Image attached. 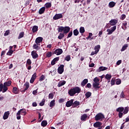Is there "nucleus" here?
Masks as SVG:
<instances>
[{
	"label": "nucleus",
	"instance_id": "obj_22",
	"mask_svg": "<svg viewBox=\"0 0 129 129\" xmlns=\"http://www.w3.org/2000/svg\"><path fill=\"white\" fill-rule=\"evenodd\" d=\"M94 50L96 51V53H98L99 52V50H100V45H97L95 46Z\"/></svg>",
	"mask_w": 129,
	"mask_h": 129
},
{
	"label": "nucleus",
	"instance_id": "obj_27",
	"mask_svg": "<svg viewBox=\"0 0 129 129\" xmlns=\"http://www.w3.org/2000/svg\"><path fill=\"white\" fill-rule=\"evenodd\" d=\"M124 109L123 107H119L116 109V111L117 112H122Z\"/></svg>",
	"mask_w": 129,
	"mask_h": 129
},
{
	"label": "nucleus",
	"instance_id": "obj_16",
	"mask_svg": "<svg viewBox=\"0 0 129 129\" xmlns=\"http://www.w3.org/2000/svg\"><path fill=\"white\" fill-rule=\"evenodd\" d=\"M9 115H10V111L5 112L3 116L4 119H8Z\"/></svg>",
	"mask_w": 129,
	"mask_h": 129
},
{
	"label": "nucleus",
	"instance_id": "obj_63",
	"mask_svg": "<svg viewBox=\"0 0 129 129\" xmlns=\"http://www.w3.org/2000/svg\"><path fill=\"white\" fill-rule=\"evenodd\" d=\"M87 87V88H91V84L88 83L86 86V88Z\"/></svg>",
	"mask_w": 129,
	"mask_h": 129
},
{
	"label": "nucleus",
	"instance_id": "obj_34",
	"mask_svg": "<svg viewBox=\"0 0 129 129\" xmlns=\"http://www.w3.org/2000/svg\"><path fill=\"white\" fill-rule=\"evenodd\" d=\"M53 106H55V100H53L50 102L49 107H53Z\"/></svg>",
	"mask_w": 129,
	"mask_h": 129
},
{
	"label": "nucleus",
	"instance_id": "obj_45",
	"mask_svg": "<svg viewBox=\"0 0 129 129\" xmlns=\"http://www.w3.org/2000/svg\"><path fill=\"white\" fill-rule=\"evenodd\" d=\"M24 32H22L19 34V35L18 37V39H21V38H23V37H24Z\"/></svg>",
	"mask_w": 129,
	"mask_h": 129
},
{
	"label": "nucleus",
	"instance_id": "obj_23",
	"mask_svg": "<svg viewBox=\"0 0 129 129\" xmlns=\"http://www.w3.org/2000/svg\"><path fill=\"white\" fill-rule=\"evenodd\" d=\"M115 5H116V3H115L114 2H111L109 3L108 4V7L109 8H113L115 7Z\"/></svg>",
	"mask_w": 129,
	"mask_h": 129
},
{
	"label": "nucleus",
	"instance_id": "obj_5",
	"mask_svg": "<svg viewBox=\"0 0 129 129\" xmlns=\"http://www.w3.org/2000/svg\"><path fill=\"white\" fill-rule=\"evenodd\" d=\"M57 72L59 74H62L64 72V65L61 64L57 69Z\"/></svg>",
	"mask_w": 129,
	"mask_h": 129
},
{
	"label": "nucleus",
	"instance_id": "obj_7",
	"mask_svg": "<svg viewBox=\"0 0 129 129\" xmlns=\"http://www.w3.org/2000/svg\"><path fill=\"white\" fill-rule=\"evenodd\" d=\"M63 53V50L61 48H58L56 49L54 51V54H55V55H57V56H59V55H61Z\"/></svg>",
	"mask_w": 129,
	"mask_h": 129
},
{
	"label": "nucleus",
	"instance_id": "obj_31",
	"mask_svg": "<svg viewBox=\"0 0 129 129\" xmlns=\"http://www.w3.org/2000/svg\"><path fill=\"white\" fill-rule=\"evenodd\" d=\"M12 84V81H9L7 82H5L4 83V85L5 86H11V85Z\"/></svg>",
	"mask_w": 129,
	"mask_h": 129
},
{
	"label": "nucleus",
	"instance_id": "obj_50",
	"mask_svg": "<svg viewBox=\"0 0 129 129\" xmlns=\"http://www.w3.org/2000/svg\"><path fill=\"white\" fill-rule=\"evenodd\" d=\"M17 119H21V113H20V111H18L17 113Z\"/></svg>",
	"mask_w": 129,
	"mask_h": 129
},
{
	"label": "nucleus",
	"instance_id": "obj_9",
	"mask_svg": "<svg viewBox=\"0 0 129 129\" xmlns=\"http://www.w3.org/2000/svg\"><path fill=\"white\" fill-rule=\"evenodd\" d=\"M31 56L33 59H37L38 57H39V55L37 53V51L36 50H33L31 52Z\"/></svg>",
	"mask_w": 129,
	"mask_h": 129
},
{
	"label": "nucleus",
	"instance_id": "obj_59",
	"mask_svg": "<svg viewBox=\"0 0 129 129\" xmlns=\"http://www.w3.org/2000/svg\"><path fill=\"white\" fill-rule=\"evenodd\" d=\"M10 35V30H7L5 33H4V36L6 37Z\"/></svg>",
	"mask_w": 129,
	"mask_h": 129
},
{
	"label": "nucleus",
	"instance_id": "obj_32",
	"mask_svg": "<svg viewBox=\"0 0 129 129\" xmlns=\"http://www.w3.org/2000/svg\"><path fill=\"white\" fill-rule=\"evenodd\" d=\"M64 33H60L59 36H58V39H59V40H61V39L64 38Z\"/></svg>",
	"mask_w": 129,
	"mask_h": 129
},
{
	"label": "nucleus",
	"instance_id": "obj_64",
	"mask_svg": "<svg viewBox=\"0 0 129 129\" xmlns=\"http://www.w3.org/2000/svg\"><path fill=\"white\" fill-rule=\"evenodd\" d=\"M121 64V60H119L116 62V65H120Z\"/></svg>",
	"mask_w": 129,
	"mask_h": 129
},
{
	"label": "nucleus",
	"instance_id": "obj_18",
	"mask_svg": "<svg viewBox=\"0 0 129 129\" xmlns=\"http://www.w3.org/2000/svg\"><path fill=\"white\" fill-rule=\"evenodd\" d=\"M108 68L105 67H100L98 70V72H101V71H105L107 70Z\"/></svg>",
	"mask_w": 129,
	"mask_h": 129
},
{
	"label": "nucleus",
	"instance_id": "obj_43",
	"mask_svg": "<svg viewBox=\"0 0 129 129\" xmlns=\"http://www.w3.org/2000/svg\"><path fill=\"white\" fill-rule=\"evenodd\" d=\"M79 34V31H78V30L75 29L74 30V36H78Z\"/></svg>",
	"mask_w": 129,
	"mask_h": 129
},
{
	"label": "nucleus",
	"instance_id": "obj_28",
	"mask_svg": "<svg viewBox=\"0 0 129 129\" xmlns=\"http://www.w3.org/2000/svg\"><path fill=\"white\" fill-rule=\"evenodd\" d=\"M93 87L94 88H100L99 86V83H94L93 84Z\"/></svg>",
	"mask_w": 129,
	"mask_h": 129
},
{
	"label": "nucleus",
	"instance_id": "obj_2",
	"mask_svg": "<svg viewBox=\"0 0 129 129\" xmlns=\"http://www.w3.org/2000/svg\"><path fill=\"white\" fill-rule=\"evenodd\" d=\"M81 92V88L79 87H74V88L70 89L68 91V93L70 96H74L75 94L78 95L79 93Z\"/></svg>",
	"mask_w": 129,
	"mask_h": 129
},
{
	"label": "nucleus",
	"instance_id": "obj_60",
	"mask_svg": "<svg viewBox=\"0 0 129 129\" xmlns=\"http://www.w3.org/2000/svg\"><path fill=\"white\" fill-rule=\"evenodd\" d=\"M120 83H121V80H120V79L117 80V81H116V85H119Z\"/></svg>",
	"mask_w": 129,
	"mask_h": 129
},
{
	"label": "nucleus",
	"instance_id": "obj_54",
	"mask_svg": "<svg viewBox=\"0 0 129 129\" xmlns=\"http://www.w3.org/2000/svg\"><path fill=\"white\" fill-rule=\"evenodd\" d=\"M52 56V52H48L46 53V57H47V58H50V57Z\"/></svg>",
	"mask_w": 129,
	"mask_h": 129
},
{
	"label": "nucleus",
	"instance_id": "obj_20",
	"mask_svg": "<svg viewBox=\"0 0 129 129\" xmlns=\"http://www.w3.org/2000/svg\"><path fill=\"white\" fill-rule=\"evenodd\" d=\"M30 87V84L28 82H26L24 85V91L28 90Z\"/></svg>",
	"mask_w": 129,
	"mask_h": 129
},
{
	"label": "nucleus",
	"instance_id": "obj_1",
	"mask_svg": "<svg viewBox=\"0 0 129 129\" xmlns=\"http://www.w3.org/2000/svg\"><path fill=\"white\" fill-rule=\"evenodd\" d=\"M110 25L112 26L110 28V29H108L106 30V32H107V35H111L115 30H116V24L118 23V19H111L109 22Z\"/></svg>",
	"mask_w": 129,
	"mask_h": 129
},
{
	"label": "nucleus",
	"instance_id": "obj_62",
	"mask_svg": "<svg viewBox=\"0 0 129 129\" xmlns=\"http://www.w3.org/2000/svg\"><path fill=\"white\" fill-rule=\"evenodd\" d=\"M64 100H64V99H63V98H60V99H59L58 102H59V103H62L64 102Z\"/></svg>",
	"mask_w": 129,
	"mask_h": 129
},
{
	"label": "nucleus",
	"instance_id": "obj_44",
	"mask_svg": "<svg viewBox=\"0 0 129 129\" xmlns=\"http://www.w3.org/2000/svg\"><path fill=\"white\" fill-rule=\"evenodd\" d=\"M45 76H44V75H42L39 78V81L40 82H41V81H43V80H45Z\"/></svg>",
	"mask_w": 129,
	"mask_h": 129
},
{
	"label": "nucleus",
	"instance_id": "obj_4",
	"mask_svg": "<svg viewBox=\"0 0 129 129\" xmlns=\"http://www.w3.org/2000/svg\"><path fill=\"white\" fill-rule=\"evenodd\" d=\"M95 120H102L104 118V115L101 113H98L95 117Z\"/></svg>",
	"mask_w": 129,
	"mask_h": 129
},
{
	"label": "nucleus",
	"instance_id": "obj_42",
	"mask_svg": "<svg viewBox=\"0 0 129 129\" xmlns=\"http://www.w3.org/2000/svg\"><path fill=\"white\" fill-rule=\"evenodd\" d=\"M80 105V102L78 101H76L74 102L73 105H74V106L76 107V106H78V105Z\"/></svg>",
	"mask_w": 129,
	"mask_h": 129
},
{
	"label": "nucleus",
	"instance_id": "obj_15",
	"mask_svg": "<svg viewBox=\"0 0 129 129\" xmlns=\"http://www.w3.org/2000/svg\"><path fill=\"white\" fill-rule=\"evenodd\" d=\"M127 26V22L126 21H123L122 24L121 28L123 30H125L126 29V26Z\"/></svg>",
	"mask_w": 129,
	"mask_h": 129
},
{
	"label": "nucleus",
	"instance_id": "obj_58",
	"mask_svg": "<svg viewBox=\"0 0 129 129\" xmlns=\"http://www.w3.org/2000/svg\"><path fill=\"white\" fill-rule=\"evenodd\" d=\"M72 35H73V32L72 31H71L68 35L67 39H68V38H71V37H72Z\"/></svg>",
	"mask_w": 129,
	"mask_h": 129
},
{
	"label": "nucleus",
	"instance_id": "obj_13",
	"mask_svg": "<svg viewBox=\"0 0 129 129\" xmlns=\"http://www.w3.org/2000/svg\"><path fill=\"white\" fill-rule=\"evenodd\" d=\"M86 119H87V114L85 113L81 116L82 121H86Z\"/></svg>",
	"mask_w": 129,
	"mask_h": 129
},
{
	"label": "nucleus",
	"instance_id": "obj_6",
	"mask_svg": "<svg viewBox=\"0 0 129 129\" xmlns=\"http://www.w3.org/2000/svg\"><path fill=\"white\" fill-rule=\"evenodd\" d=\"M62 18H63V15H62V14H56L55 15L54 17H53V19L56 21L59 20V19H62Z\"/></svg>",
	"mask_w": 129,
	"mask_h": 129
},
{
	"label": "nucleus",
	"instance_id": "obj_40",
	"mask_svg": "<svg viewBox=\"0 0 129 129\" xmlns=\"http://www.w3.org/2000/svg\"><path fill=\"white\" fill-rule=\"evenodd\" d=\"M92 36H93L92 33H89L88 37L86 38L87 40H89V39H90V40H93V37L91 38V37H92Z\"/></svg>",
	"mask_w": 129,
	"mask_h": 129
},
{
	"label": "nucleus",
	"instance_id": "obj_52",
	"mask_svg": "<svg viewBox=\"0 0 129 129\" xmlns=\"http://www.w3.org/2000/svg\"><path fill=\"white\" fill-rule=\"evenodd\" d=\"M31 64H32V61L31 60V59H27L26 62V66H28V65H31Z\"/></svg>",
	"mask_w": 129,
	"mask_h": 129
},
{
	"label": "nucleus",
	"instance_id": "obj_61",
	"mask_svg": "<svg viewBox=\"0 0 129 129\" xmlns=\"http://www.w3.org/2000/svg\"><path fill=\"white\" fill-rule=\"evenodd\" d=\"M123 115V113H122V112H119L118 117H119V118H121Z\"/></svg>",
	"mask_w": 129,
	"mask_h": 129
},
{
	"label": "nucleus",
	"instance_id": "obj_25",
	"mask_svg": "<svg viewBox=\"0 0 129 129\" xmlns=\"http://www.w3.org/2000/svg\"><path fill=\"white\" fill-rule=\"evenodd\" d=\"M45 10H46V8L45 7H42L39 11V14L40 15H42V14H44V12H45Z\"/></svg>",
	"mask_w": 129,
	"mask_h": 129
},
{
	"label": "nucleus",
	"instance_id": "obj_29",
	"mask_svg": "<svg viewBox=\"0 0 129 129\" xmlns=\"http://www.w3.org/2000/svg\"><path fill=\"white\" fill-rule=\"evenodd\" d=\"M45 7L46 9H49L52 7V4L51 3H46L45 4Z\"/></svg>",
	"mask_w": 129,
	"mask_h": 129
},
{
	"label": "nucleus",
	"instance_id": "obj_55",
	"mask_svg": "<svg viewBox=\"0 0 129 129\" xmlns=\"http://www.w3.org/2000/svg\"><path fill=\"white\" fill-rule=\"evenodd\" d=\"M115 84V79L112 78L111 80V85H114Z\"/></svg>",
	"mask_w": 129,
	"mask_h": 129
},
{
	"label": "nucleus",
	"instance_id": "obj_49",
	"mask_svg": "<svg viewBox=\"0 0 129 129\" xmlns=\"http://www.w3.org/2000/svg\"><path fill=\"white\" fill-rule=\"evenodd\" d=\"M45 101H46V100L44 99H42V101L39 103V105L40 106H43L45 104Z\"/></svg>",
	"mask_w": 129,
	"mask_h": 129
},
{
	"label": "nucleus",
	"instance_id": "obj_39",
	"mask_svg": "<svg viewBox=\"0 0 129 129\" xmlns=\"http://www.w3.org/2000/svg\"><path fill=\"white\" fill-rule=\"evenodd\" d=\"M13 53H14V50H9L8 52L7 53V55H8V56H12Z\"/></svg>",
	"mask_w": 129,
	"mask_h": 129
},
{
	"label": "nucleus",
	"instance_id": "obj_38",
	"mask_svg": "<svg viewBox=\"0 0 129 129\" xmlns=\"http://www.w3.org/2000/svg\"><path fill=\"white\" fill-rule=\"evenodd\" d=\"M127 48V44L124 45L122 48L121 49V52H123L125 50H126V48Z\"/></svg>",
	"mask_w": 129,
	"mask_h": 129
},
{
	"label": "nucleus",
	"instance_id": "obj_24",
	"mask_svg": "<svg viewBox=\"0 0 129 129\" xmlns=\"http://www.w3.org/2000/svg\"><path fill=\"white\" fill-rule=\"evenodd\" d=\"M38 27L37 26H34L33 27H32V32L33 33H37V32H38Z\"/></svg>",
	"mask_w": 129,
	"mask_h": 129
},
{
	"label": "nucleus",
	"instance_id": "obj_12",
	"mask_svg": "<svg viewBox=\"0 0 129 129\" xmlns=\"http://www.w3.org/2000/svg\"><path fill=\"white\" fill-rule=\"evenodd\" d=\"M102 125V123L100 122H96L95 123H94V127H98V129H100L101 125Z\"/></svg>",
	"mask_w": 129,
	"mask_h": 129
},
{
	"label": "nucleus",
	"instance_id": "obj_57",
	"mask_svg": "<svg viewBox=\"0 0 129 129\" xmlns=\"http://www.w3.org/2000/svg\"><path fill=\"white\" fill-rule=\"evenodd\" d=\"M4 88V84L3 83H0V92H2L3 91V89Z\"/></svg>",
	"mask_w": 129,
	"mask_h": 129
},
{
	"label": "nucleus",
	"instance_id": "obj_30",
	"mask_svg": "<svg viewBox=\"0 0 129 129\" xmlns=\"http://www.w3.org/2000/svg\"><path fill=\"white\" fill-rule=\"evenodd\" d=\"M33 49L35 50H39L40 47L39 46V45L37 44V43L34 44L33 46Z\"/></svg>",
	"mask_w": 129,
	"mask_h": 129
},
{
	"label": "nucleus",
	"instance_id": "obj_46",
	"mask_svg": "<svg viewBox=\"0 0 129 129\" xmlns=\"http://www.w3.org/2000/svg\"><path fill=\"white\" fill-rule=\"evenodd\" d=\"M6 91H8V87L4 85L3 93H5V92H6Z\"/></svg>",
	"mask_w": 129,
	"mask_h": 129
},
{
	"label": "nucleus",
	"instance_id": "obj_47",
	"mask_svg": "<svg viewBox=\"0 0 129 129\" xmlns=\"http://www.w3.org/2000/svg\"><path fill=\"white\" fill-rule=\"evenodd\" d=\"M93 81L94 83H99V79H98L97 77H96L94 79Z\"/></svg>",
	"mask_w": 129,
	"mask_h": 129
},
{
	"label": "nucleus",
	"instance_id": "obj_14",
	"mask_svg": "<svg viewBox=\"0 0 129 129\" xmlns=\"http://www.w3.org/2000/svg\"><path fill=\"white\" fill-rule=\"evenodd\" d=\"M88 83V79H85L81 83V85L82 86V87H84L85 85H86Z\"/></svg>",
	"mask_w": 129,
	"mask_h": 129
},
{
	"label": "nucleus",
	"instance_id": "obj_17",
	"mask_svg": "<svg viewBox=\"0 0 129 129\" xmlns=\"http://www.w3.org/2000/svg\"><path fill=\"white\" fill-rule=\"evenodd\" d=\"M66 84V81H60L59 82L57 86L58 87H61V86H63V85H65Z\"/></svg>",
	"mask_w": 129,
	"mask_h": 129
},
{
	"label": "nucleus",
	"instance_id": "obj_10",
	"mask_svg": "<svg viewBox=\"0 0 129 129\" xmlns=\"http://www.w3.org/2000/svg\"><path fill=\"white\" fill-rule=\"evenodd\" d=\"M74 101V99H71L69 101H68L66 103V107H70L73 104V102Z\"/></svg>",
	"mask_w": 129,
	"mask_h": 129
},
{
	"label": "nucleus",
	"instance_id": "obj_26",
	"mask_svg": "<svg viewBox=\"0 0 129 129\" xmlns=\"http://www.w3.org/2000/svg\"><path fill=\"white\" fill-rule=\"evenodd\" d=\"M47 124H48V122H47L46 120H43L41 123V126H43V127H45V126H46Z\"/></svg>",
	"mask_w": 129,
	"mask_h": 129
},
{
	"label": "nucleus",
	"instance_id": "obj_48",
	"mask_svg": "<svg viewBox=\"0 0 129 129\" xmlns=\"http://www.w3.org/2000/svg\"><path fill=\"white\" fill-rule=\"evenodd\" d=\"M64 60H66V61H70V60H71V57L70 56V55H67L65 57Z\"/></svg>",
	"mask_w": 129,
	"mask_h": 129
},
{
	"label": "nucleus",
	"instance_id": "obj_41",
	"mask_svg": "<svg viewBox=\"0 0 129 129\" xmlns=\"http://www.w3.org/2000/svg\"><path fill=\"white\" fill-rule=\"evenodd\" d=\"M85 32V29H84V28L83 27H81L80 28V33H81V34H83Z\"/></svg>",
	"mask_w": 129,
	"mask_h": 129
},
{
	"label": "nucleus",
	"instance_id": "obj_19",
	"mask_svg": "<svg viewBox=\"0 0 129 129\" xmlns=\"http://www.w3.org/2000/svg\"><path fill=\"white\" fill-rule=\"evenodd\" d=\"M18 111H20V113L22 115H26L27 114V112H26V109H21Z\"/></svg>",
	"mask_w": 129,
	"mask_h": 129
},
{
	"label": "nucleus",
	"instance_id": "obj_3",
	"mask_svg": "<svg viewBox=\"0 0 129 129\" xmlns=\"http://www.w3.org/2000/svg\"><path fill=\"white\" fill-rule=\"evenodd\" d=\"M58 33H62L63 32V34H68L70 31V27L69 26H59L57 29Z\"/></svg>",
	"mask_w": 129,
	"mask_h": 129
},
{
	"label": "nucleus",
	"instance_id": "obj_53",
	"mask_svg": "<svg viewBox=\"0 0 129 129\" xmlns=\"http://www.w3.org/2000/svg\"><path fill=\"white\" fill-rule=\"evenodd\" d=\"M125 96V95H124V93H123V91H122L120 93V98H124Z\"/></svg>",
	"mask_w": 129,
	"mask_h": 129
},
{
	"label": "nucleus",
	"instance_id": "obj_36",
	"mask_svg": "<svg viewBox=\"0 0 129 129\" xmlns=\"http://www.w3.org/2000/svg\"><path fill=\"white\" fill-rule=\"evenodd\" d=\"M111 75L107 74L106 75L105 78L107 79V80H110V79H111Z\"/></svg>",
	"mask_w": 129,
	"mask_h": 129
},
{
	"label": "nucleus",
	"instance_id": "obj_33",
	"mask_svg": "<svg viewBox=\"0 0 129 129\" xmlns=\"http://www.w3.org/2000/svg\"><path fill=\"white\" fill-rule=\"evenodd\" d=\"M123 114H126V113H127V112H128V107H125L124 108V110H123Z\"/></svg>",
	"mask_w": 129,
	"mask_h": 129
},
{
	"label": "nucleus",
	"instance_id": "obj_21",
	"mask_svg": "<svg viewBox=\"0 0 129 129\" xmlns=\"http://www.w3.org/2000/svg\"><path fill=\"white\" fill-rule=\"evenodd\" d=\"M57 61H59V57H58L54 58L51 61V65H55L56 64V62H57Z\"/></svg>",
	"mask_w": 129,
	"mask_h": 129
},
{
	"label": "nucleus",
	"instance_id": "obj_37",
	"mask_svg": "<svg viewBox=\"0 0 129 129\" xmlns=\"http://www.w3.org/2000/svg\"><path fill=\"white\" fill-rule=\"evenodd\" d=\"M13 92L15 94H18V88L17 87H14L13 89Z\"/></svg>",
	"mask_w": 129,
	"mask_h": 129
},
{
	"label": "nucleus",
	"instance_id": "obj_11",
	"mask_svg": "<svg viewBox=\"0 0 129 129\" xmlns=\"http://www.w3.org/2000/svg\"><path fill=\"white\" fill-rule=\"evenodd\" d=\"M37 78V73H35L32 76L31 79L30 80V83H34V81Z\"/></svg>",
	"mask_w": 129,
	"mask_h": 129
},
{
	"label": "nucleus",
	"instance_id": "obj_8",
	"mask_svg": "<svg viewBox=\"0 0 129 129\" xmlns=\"http://www.w3.org/2000/svg\"><path fill=\"white\" fill-rule=\"evenodd\" d=\"M43 42V37H38L36 38L35 40V43L37 44V45H38V46H40V43H42Z\"/></svg>",
	"mask_w": 129,
	"mask_h": 129
},
{
	"label": "nucleus",
	"instance_id": "obj_51",
	"mask_svg": "<svg viewBox=\"0 0 129 129\" xmlns=\"http://www.w3.org/2000/svg\"><path fill=\"white\" fill-rule=\"evenodd\" d=\"M125 18H126V16H125V14H122V15H121L120 19V20H121V21H123V20H124Z\"/></svg>",
	"mask_w": 129,
	"mask_h": 129
},
{
	"label": "nucleus",
	"instance_id": "obj_35",
	"mask_svg": "<svg viewBox=\"0 0 129 129\" xmlns=\"http://www.w3.org/2000/svg\"><path fill=\"white\" fill-rule=\"evenodd\" d=\"M92 93L90 92H87L85 93V96L87 98H89L91 96Z\"/></svg>",
	"mask_w": 129,
	"mask_h": 129
},
{
	"label": "nucleus",
	"instance_id": "obj_56",
	"mask_svg": "<svg viewBox=\"0 0 129 129\" xmlns=\"http://www.w3.org/2000/svg\"><path fill=\"white\" fill-rule=\"evenodd\" d=\"M54 97V95L52 93H50L48 95V98L49 99H53V98Z\"/></svg>",
	"mask_w": 129,
	"mask_h": 129
}]
</instances>
